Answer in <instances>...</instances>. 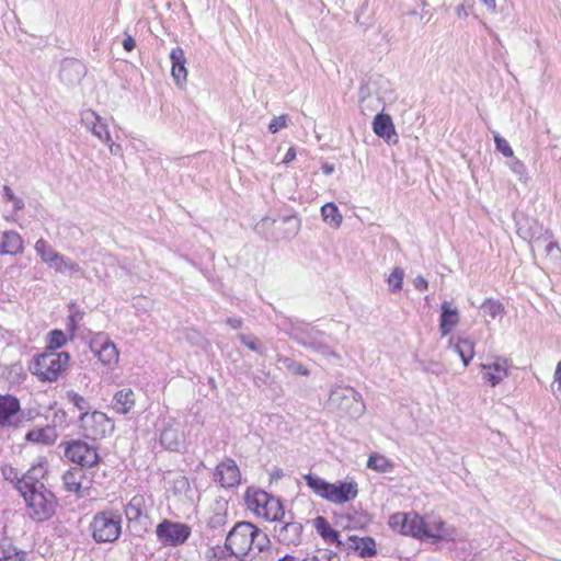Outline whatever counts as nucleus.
<instances>
[{"mask_svg": "<svg viewBox=\"0 0 561 561\" xmlns=\"http://www.w3.org/2000/svg\"><path fill=\"white\" fill-rule=\"evenodd\" d=\"M47 470L43 463L33 465L19 484V493L24 499L27 513L37 522L49 519L56 511L57 500L43 483Z\"/></svg>", "mask_w": 561, "mask_h": 561, "instance_id": "1", "label": "nucleus"}, {"mask_svg": "<svg viewBox=\"0 0 561 561\" xmlns=\"http://www.w3.org/2000/svg\"><path fill=\"white\" fill-rule=\"evenodd\" d=\"M270 545L267 535L249 522L237 523L226 537L225 548L250 560L252 547L263 551Z\"/></svg>", "mask_w": 561, "mask_h": 561, "instance_id": "2", "label": "nucleus"}, {"mask_svg": "<svg viewBox=\"0 0 561 561\" xmlns=\"http://www.w3.org/2000/svg\"><path fill=\"white\" fill-rule=\"evenodd\" d=\"M304 479L318 496L335 504L350 502L358 494V485L355 481L329 483L324 479L311 473L304 476Z\"/></svg>", "mask_w": 561, "mask_h": 561, "instance_id": "3", "label": "nucleus"}, {"mask_svg": "<svg viewBox=\"0 0 561 561\" xmlns=\"http://www.w3.org/2000/svg\"><path fill=\"white\" fill-rule=\"evenodd\" d=\"M70 355L67 352L45 351L34 357L30 370L42 381H56L67 369Z\"/></svg>", "mask_w": 561, "mask_h": 561, "instance_id": "4", "label": "nucleus"}, {"mask_svg": "<svg viewBox=\"0 0 561 561\" xmlns=\"http://www.w3.org/2000/svg\"><path fill=\"white\" fill-rule=\"evenodd\" d=\"M90 530L96 542H114L122 533V518L112 511L99 512L90 523Z\"/></svg>", "mask_w": 561, "mask_h": 561, "instance_id": "5", "label": "nucleus"}, {"mask_svg": "<svg viewBox=\"0 0 561 561\" xmlns=\"http://www.w3.org/2000/svg\"><path fill=\"white\" fill-rule=\"evenodd\" d=\"M329 404L331 408L336 409L352 419L359 417L365 411L362 396L354 388L348 386H339L332 389L329 397Z\"/></svg>", "mask_w": 561, "mask_h": 561, "instance_id": "6", "label": "nucleus"}, {"mask_svg": "<svg viewBox=\"0 0 561 561\" xmlns=\"http://www.w3.org/2000/svg\"><path fill=\"white\" fill-rule=\"evenodd\" d=\"M249 506L254 513L271 522H280L285 516V511L280 500L271 496L265 491H255L247 496Z\"/></svg>", "mask_w": 561, "mask_h": 561, "instance_id": "7", "label": "nucleus"}, {"mask_svg": "<svg viewBox=\"0 0 561 561\" xmlns=\"http://www.w3.org/2000/svg\"><path fill=\"white\" fill-rule=\"evenodd\" d=\"M80 428L83 435L90 439H100L111 434L114 430L113 421L103 412H83L80 415Z\"/></svg>", "mask_w": 561, "mask_h": 561, "instance_id": "8", "label": "nucleus"}, {"mask_svg": "<svg viewBox=\"0 0 561 561\" xmlns=\"http://www.w3.org/2000/svg\"><path fill=\"white\" fill-rule=\"evenodd\" d=\"M25 421L20 400L15 396L0 393V428H18Z\"/></svg>", "mask_w": 561, "mask_h": 561, "instance_id": "9", "label": "nucleus"}, {"mask_svg": "<svg viewBox=\"0 0 561 561\" xmlns=\"http://www.w3.org/2000/svg\"><path fill=\"white\" fill-rule=\"evenodd\" d=\"M157 538L165 547L183 545L191 535V528L186 524L174 523L164 519L157 526Z\"/></svg>", "mask_w": 561, "mask_h": 561, "instance_id": "10", "label": "nucleus"}, {"mask_svg": "<svg viewBox=\"0 0 561 561\" xmlns=\"http://www.w3.org/2000/svg\"><path fill=\"white\" fill-rule=\"evenodd\" d=\"M389 527L401 535L421 539L424 518L416 513H394L389 517Z\"/></svg>", "mask_w": 561, "mask_h": 561, "instance_id": "11", "label": "nucleus"}, {"mask_svg": "<svg viewBox=\"0 0 561 561\" xmlns=\"http://www.w3.org/2000/svg\"><path fill=\"white\" fill-rule=\"evenodd\" d=\"M423 518L424 526L422 527L421 540H431L433 542L454 540L456 529L440 517L426 515Z\"/></svg>", "mask_w": 561, "mask_h": 561, "instance_id": "12", "label": "nucleus"}, {"mask_svg": "<svg viewBox=\"0 0 561 561\" xmlns=\"http://www.w3.org/2000/svg\"><path fill=\"white\" fill-rule=\"evenodd\" d=\"M125 515L134 529L145 531L150 524L147 499L141 494L133 496L125 506Z\"/></svg>", "mask_w": 561, "mask_h": 561, "instance_id": "13", "label": "nucleus"}, {"mask_svg": "<svg viewBox=\"0 0 561 561\" xmlns=\"http://www.w3.org/2000/svg\"><path fill=\"white\" fill-rule=\"evenodd\" d=\"M65 455L72 462L80 465L79 468L82 469L91 468L99 462L96 449L82 440H73L68 444Z\"/></svg>", "mask_w": 561, "mask_h": 561, "instance_id": "14", "label": "nucleus"}, {"mask_svg": "<svg viewBox=\"0 0 561 561\" xmlns=\"http://www.w3.org/2000/svg\"><path fill=\"white\" fill-rule=\"evenodd\" d=\"M90 348L105 366L117 364L119 353L116 345L104 333L95 334L90 341Z\"/></svg>", "mask_w": 561, "mask_h": 561, "instance_id": "15", "label": "nucleus"}, {"mask_svg": "<svg viewBox=\"0 0 561 561\" xmlns=\"http://www.w3.org/2000/svg\"><path fill=\"white\" fill-rule=\"evenodd\" d=\"M482 377L492 387L501 383L508 376V360L501 356H495L492 362L480 365Z\"/></svg>", "mask_w": 561, "mask_h": 561, "instance_id": "16", "label": "nucleus"}, {"mask_svg": "<svg viewBox=\"0 0 561 561\" xmlns=\"http://www.w3.org/2000/svg\"><path fill=\"white\" fill-rule=\"evenodd\" d=\"M81 123L102 142L111 141V133L106 122L92 110L81 113Z\"/></svg>", "mask_w": 561, "mask_h": 561, "instance_id": "17", "label": "nucleus"}, {"mask_svg": "<svg viewBox=\"0 0 561 561\" xmlns=\"http://www.w3.org/2000/svg\"><path fill=\"white\" fill-rule=\"evenodd\" d=\"M215 481L219 482L224 488H232L240 483L241 473L236 461L226 459L221 461L214 473Z\"/></svg>", "mask_w": 561, "mask_h": 561, "instance_id": "18", "label": "nucleus"}, {"mask_svg": "<svg viewBox=\"0 0 561 561\" xmlns=\"http://www.w3.org/2000/svg\"><path fill=\"white\" fill-rule=\"evenodd\" d=\"M275 537L285 546H298L301 542L302 525L298 522H286L274 527Z\"/></svg>", "mask_w": 561, "mask_h": 561, "instance_id": "19", "label": "nucleus"}, {"mask_svg": "<svg viewBox=\"0 0 561 561\" xmlns=\"http://www.w3.org/2000/svg\"><path fill=\"white\" fill-rule=\"evenodd\" d=\"M299 342L305 347L310 348L311 351L322 355L323 357L340 358V356L328 345L323 333H321L320 331H311L307 333L306 336L300 337Z\"/></svg>", "mask_w": 561, "mask_h": 561, "instance_id": "20", "label": "nucleus"}, {"mask_svg": "<svg viewBox=\"0 0 561 561\" xmlns=\"http://www.w3.org/2000/svg\"><path fill=\"white\" fill-rule=\"evenodd\" d=\"M341 550L358 552L363 558L374 557L377 553L376 542L371 537L350 536Z\"/></svg>", "mask_w": 561, "mask_h": 561, "instance_id": "21", "label": "nucleus"}, {"mask_svg": "<svg viewBox=\"0 0 561 561\" xmlns=\"http://www.w3.org/2000/svg\"><path fill=\"white\" fill-rule=\"evenodd\" d=\"M170 59L172 61L171 76L175 81V84L180 88L186 82L187 69L185 67L186 58L184 50L181 47H175L170 53Z\"/></svg>", "mask_w": 561, "mask_h": 561, "instance_id": "22", "label": "nucleus"}, {"mask_svg": "<svg viewBox=\"0 0 561 561\" xmlns=\"http://www.w3.org/2000/svg\"><path fill=\"white\" fill-rule=\"evenodd\" d=\"M439 332L442 336L448 335L459 323L460 312L458 308L451 307L450 302L443 301L440 306Z\"/></svg>", "mask_w": 561, "mask_h": 561, "instance_id": "23", "label": "nucleus"}, {"mask_svg": "<svg viewBox=\"0 0 561 561\" xmlns=\"http://www.w3.org/2000/svg\"><path fill=\"white\" fill-rule=\"evenodd\" d=\"M448 350L459 355L465 367L474 356V343L469 339L451 336L448 341Z\"/></svg>", "mask_w": 561, "mask_h": 561, "instance_id": "24", "label": "nucleus"}, {"mask_svg": "<svg viewBox=\"0 0 561 561\" xmlns=\"http://www.w3.org/2000/svg\"><path fill=\"white\" fill-rule=\"evenodd\" d=\"M84 470L82 468L75 467L66 471L62 476L65 489L69 492L81 493L83 490H88L89 486L84 485Z\"/></svg>", "mask_w": 561, "mask_h": 561, "instance_id": "25", "label": "nucleus"}, {"mask_svg": "<svg viewBox=\"0 0 561 561\" xmlns=\"http://www.w3.org/2000/svg\"><path fill=\"white\" fill-rule=\"evenodd\" d=\"M313 526L327 543H334L339 549L342 548L344 541L340 540L339 531L333 529L323 516L316 517L313 519Z\"/></svg>", "mask_w": 561, "mask_h": 561, "instance_id": "26", "label": "nucleus"}, {"mask_svg": "<svg viewBox=\"0 0 561 561\" xmlns=\"http://www.w3.org/2000/svg\"><path fill=\"white\" fill-rule=\"evenodd\" d=\"M373 129L377 136L386 139L388 142L391 141L392 137H397L394 125L388 114H377L373 122Z\"/></svg>", "mask_w": 561, "mask_h": 561, "instance_id": "27", "label": "nucleus"}, {"mask_svg": "<svg viewBox=\"0 0 561 561\" xmlns=\"http://www.w3.org/2000/svg\"><path fill=\"white\" fill-rule=\"evenodd\" d=\"M135 393L130 388H124L114 394L113 409L119 414L129 413L135 407Z\"/></svg>", "mask_w": 561, "mask_h": 561, "instance_id": "28", "label": "nucleus"}, {"mask_svg": "<svg viewBox=\"0 0 561 561\" xmlns=\"http://www.w3.org/2000/svg\"><path fill=\"white\" fill-rule=\"evenodd\" d=\"M23 251V241L15 231H5L0 236V253L18 254Z\"/></svg>", "mask_w": 561, "mask_h": 561, "instance_id": "29", "label": "nucleus"}, {"mask_svg": "<svg viewBox=\"0 0 561 561\" xmlns=\"http://www.w3.org/2000/svg\"><path fill=\"white\" fill-rule=\"evenodd\" d=\"M48 267L54 270L56 273H69L70 276L76 274L83 275V270L80 267V265L61 253L57 254V256L53 262H50Z\"/></svg>", "mask_w": 561, "mask_h": 561, "instance_id": "30", "label": "nucleus"}, {"mask_svg": "<svg viewBox=\"0 0 561 561\" xmlns=\"http://www.w3.org/2000/svg\"><path fill=\"white\" fill-rule=\"evenodd\" d=\"M160 443L169 450H179L183 445V434L179 428L168 425L160 434Z\"/></svg>", "mask_w": 561, "mask_h": 561, "instance_id": "31", "label": "nucleus"}, {"mask_svg": "<svg viewBox=\"0 0 561 561\" xmlns=\"http://www.w3.org/2000/svg\"><path fill=\"white\" fill-rule=\"evenodd\" d=\"M482 316L486 324L492 320L502 319L505 313V308L502 302L494 299H485L480 306Z\"/></svg>", "mask_w": 561, "mask_h": 561, "instance_id": "32", "label": "nucleus"}, {"mask_svg": "<svg viewBox=\"0 0 561 561\" xmlns=\"http://www.w3.org/2000/svg\"><path fill=\"white\" fill-rule=\"evenodd\" d=\"M207 561H251L247 558L225 548L224 546L213 547L208 554Z\"/></svg>", "mask_w": 561, "mask_h": 561, "instance_id": "33", "label": "nucleus"}, {"mask_svg": "<svg viewBox=\"0 0 561 561\" xmlns=\"http://www.w3.org/2000/svg\"><path fill=\"white\" fill-rule=\"evenodd\" d=\"M321 216L325 224L333 229H339L342 225L343 216L334 203H327L321 207Z\"/></svg>", "mask_w": 561, "mask_h": 561, "instance_id": "34", "label": "nucleus"}, {"mask_svg": "<svg viewBox=\"0 0 561 561\" xmlns=\"http://www.w3.org/2000/svg\"><path fill=\"white\" fill-rule=\"evenodd\" d=\"M0 561H30L25 551L18 550L13 545L0 541Z\"/></svg>", "mask_w": 561, "mask_h": 561, "instance_id": "35", "label": "nucleus"}, {"mask_svg": "<svg viewBox=\"0 0 561 561\" xmlns=\"http://www.w3.org/2000/svg\"><path fill=\"white\" fill-rule=\"evenodd\" d=\"M367 467L379 473H388L393 470L394 465L386 456L374 453L367 460Z\"/></svg>", "mask_w": 561, "mask_h": 561, "instance_id": "36", "label": "nucleus"}, {"mask_svg": "<svg viewBox=\"0 0 561 561\" xmlns=\"http://www.w3.org/2000/svg\"><path fill=\"white\" fill-rule=\"evenodd\" d=\"M35 251L41 260L48 266L55 260L57 252L46 240L39 239L35 243Z\"/></svg>", "mask_w": 561, "mask_h": 561, "instance_id": "37", "label": "nucleus"}, {"mask_svg": "<svg viewBox=\"0 0 561 561\" xmlns=\"http://www.w3.org/2000/svg\"><path fill=\"white\" fill-rule=\"evenodd\" d=\"M238 339L250 351L257 353L260 355L265 354V346L259 337L252 334L239 333Z\"/></svg>", "mask_w": 561, "mask_h": 561, "instance_id": "38", "label": "nucleus"}, {"mask_svg": "<svg viewBox=\"0 0 561 561\" xmlns=\"http://www.w3.org/2000/svg\"><path fill=\"white\" fill-rule=\"evenodd\" d=\"M1 474L4 480L14 483L15 489L19 491V484L26 477L27 471L20 473L14 467L5 465L1 468Z\"/></svg>", "mask_w": 561, "mask_h": 561, "instance_id": "39", "label": "nucleus"}, {"mask_svg": "<svg viewBox=\"0 0 561 561\" xmlns=\"http://www.w3.org/2000/svg\"><path fill=\"white\" fill-rule=\"evenodd\" d=\"M364 88L360 89V101L359 106L363 112V114L368 115L369 113H373L377 111L380 106V100L377 96H364Z\"/></svg>", "mask_w": 561, "mask_h": 561, "instance_id": "40", "label": "nucleus"}, {"mask_svg": "<svg viewBox=\"0 0 561 561\" xmlns=\"http://www.w3.org/2000/svg\"><path fill=\"white\" fill-rule=\"evenodd\" d=\"M67 343V335L61 330H53L48 334V345L46 351H56Z\"/></svg>", "mask_w": 561, "mask_h": 561, "instance_id": "41", "label": "nucleus"}, {"mask_svg": "<svg viewBox=\"0 0 561 561\" xmlns=\"http://www.w3.org/2000/svg\"><path fill=\"white\" fill-rule=\"evenodd\" d=\"M67 400L73 404V407L78 410L83 412H89L91 409L90 402L82 397L81 394L77 393L76 391H68L67 392Z\"/></svg>", "mask_w": 561, "mask_h": 561, "instance_id": "42", "label": "nucleus"}, {"mask_svg": "<svg viewBox=\"0 0 561 561\" xmlns=\"http://www.w3.org/2000/svg\"><path fill=\"white\" fill-rule=\"evenodd\" d=\"M404 278V271L396 267L388 277L389 289L391 293L401 290Z\"/></svg>", "mask_w": 561, "mask_h": 561, "instance_id": "43", "label": "nucleus"}, {"mask_svg": "<svg viewBox=\"0 0 561 561\" xmlns=\"http://www.w3.org/2000/svg\"><path fill=\"white\" fill-rule=\"evenodd\" d=\"M278 360L282 362L288 370H290L291 373H294L296 375H301V376L309 375V370L300 363H296L287 357L278 358Z\"/></svg>", "mask_w": 561, "mask_h": 561, "instance_id": "44", "label": "nucleus"}, {"mask_svg": "<svg viewBox=\"0 0 561 561\" xmlns=\"http://www.w3.org/2000/svg\"><path fill=\"white\" fill-rule=\"evenodd\" d=\"M305 561H341L339 554L330 549H321L317 551L310 559H306Z\"/></svg>", "mask_w": 561, "mask_h": 561, "instance_id": "45", "label": "nucleus"}, {"mask_svg": "<svg viewBox=\"0 0 561 561\" xmlns=\"http://www.w3.org/2000/svg\"><path fill=\"white\" fill-rule=\"evenodd\" d=\"M494 142L496 150H499L504 157L506 158H513L514 151L512 147L510 146L508 141L504 138H502L499 134L494 135Z\"/></svg>", "mask_w": 561, "mask_h": 561, "instance_id": "46", "label": "nucleus"}, {"mask_svg": "<svg viewBox=\"0 0 561 561\" xmlns=\"http://www.w3.org/2000/svg\"><path fill=\"white\" fill-rule=\"evenodd\" d=\"M288 123H289V116L287 114L276 116L271 121V123L268 125V130L272 134H276L280 129L286 128L288 126Z\"/></svg>", "mask_w": 561, "mask_h": 561, "instance_id": "47", "label": "nucleus"}, {"mask_svg": "<svg viewBox=\"0 0 561 561\" xmlns=\"http://www.w3.org/2000/svg\"><path fill=\"white\" fill-rule=\"evenodd\" d=\"M510 169L515 173L517 174L520 179H523L525 175H526V167L525 164L518 160V159H514L511 163H510Z\"/></svg>", "mask_w": 561, "mask_h": 561, "instance_id": "48", "label": "nucleus"}, {"mask_svg": "<svg viewBox=\"0 0 561 561\" xmlns=\"http://www.w3.org/2000/svg\"><path fill=\"white\" fill-rule=\"evenodd\" d=\"M414 287L417 290H425L428 287V282L423 276H417L413 280Z\"/></svg>", "mask_w": 561, "mask_h": 561, "instance_id": "49", "label": "nucleus"}, {"mask_svg": "<svg viewBox=\"0 0 561 561\" xmlns=\"http://www.w3.org/2000/svg\"><path fill=\"white\" fill-rule=\"evenodd\" d=\"M151 301L149 299H147L146 297H139L137 299V302L135 304V306L139 309L141 307V309L144 311H147L148 309L151 308Z\"/></svg>", "mask_w": 561, "mask_h": 561, "instance_id": "50", "label": "nucleus"}, {"mask_svg": "<svg viewBox=\"0 0 561 561\" xmlns=\"http://www.w3.org/2000/svg\"><path fill=\"white\" fill-rule=\"evenodd\" d=\"M546 251L548 254L553 255L554 253L561 254V249L554 242H550L546 247Z\"/></svg>", "mask_w": 561, "mask_h": 561, "instance_id": "51", "label": "nucleus"}, {"mask_svg": "<svg viewBox=\"0 0 561 561\" xmlns=\"http://www.w3.org/2000/svg\"><path fill=\"white\" fill-rule=\"evenodd\" d=\"M295 158H296V149L294 147H290L285 154L283 163L287 164V163L291 162L293 160H295Z\"/></svg>", "mask_w": 561, "mask_h": 561, "instance_id": "52", "label": "nucleus"}, {"mask_svg": "<svg viewBox=\"0 0 561 561\" xmlns=\"http://www.w3.org/2000/svg\"><path fill=\"white\" fill-rule=\"evenodd\" d=\"M135 41L133 37L128 36L126 37L124 41H123V47L127 50V51H130L135 48Z\"/></svg>", "mask_w": 561, "mask_h": 561, "instance_id": "53", "label": "nucleus"}, {"mask_svg": "<svg viewBox=\"0 0 561 561\" xmlns=\"http://www.w3.org/2000/svg\"><path fill=\"white\" fill-rule=\"evenodd\" d=\"M226 322L232 329H238V328H240L242 325V319L241 318H228Z\"/></svg>", "mask_w": 561, "mask_h": 561, "instance_id": "54", "label": "nucleus"}, {"mask_svg": "<svg viewBox=\"0 0 561 561\" xmlns=\"http://www.w3.org/2000/svg\"><path fill=\"white\" fill-rule=\"evenodd\" d=\"M105 145L108 146V150L112 154H118L119 151L122 150L121 146L119 145H116L113 142V140L111 139L110 142H104Z\"/></svg>", "mask_w": 561, "mask_h": 561, "instance_id": "55", "label": "nucleus"}, {"mask_svg": "<svg viewBox=\"0 0 561 561\" xmlns=\"http://www.w3.org/2000/svg\"><path fill=\"white\" fill-rule=\"evenodd\" d=\"M4 196L10 201L13 202L15 199V195L13 191L9 186L3 187Z\"/></svg>", "mask_w": 561, "mask_h": 561, "instance_id": "56", "label": "nucleus"}, {"mask_svg": "<svg viewBox=\"0 0 561 561\" xmlns=\"http://www.w3.org/2000/svg\"><path fill=\"white\" fill-rule=\"evenodd\" d=\"M41 432H35V431H32V432H28L27 435H26V438L28 440H34V442H38L39 440V436H41Z\"/></svg>", "mask_w": 561, "mask_h": 561, "instance_id": "57", "label": "nucleus"}, {"mask_svg": "<svg viewBox=\"0 0 561 561\" xmlns=\"http://www.w3.org/2000/svg\"><path fill=\"white\" fill-rule=\"evenodd\" d=\"M484 5L488 8V10L494 12L496 9V1L495 0H481Z\"/></svg>", "mask_w": 561, "mask_h": 561, "instance_id": "58", "label": "nucleus"}, {"mask_svg": "<svg viewBox=\"0 0 561 561\" xmlns=\"http://www.w3.org/2000/svg\"><path fill=\"white\" fill-rule=\"evenodd\" d=\"M12 203L14 210H21L24 207L23 201L19 197H15V199Z\"/></svg>", "mask_w": 561, "mask_h": 561, "instance_id": "59", "label": "nucleus"}, {"mask_svg": "<svg viewBox=\"0 0 561 561\" xmlns=\"http://www.w3.org/2000/svg\"><path fill=\"white\" fill-rule=\"evenodd\" d=\"M322 171H323L324 174L329 175V174L334 172V165L333 164H329V163H324L322 165Z\"/></svg>", "mask_w": 561, "mask_h": 561, "instance_id": "60", "label": "nucleus"}, {"mask_svg": "<svg viewBox=\"0 0 561 561\" xmlns=\"http://www.w3.org/2000/svg\"><path fill=\"white\" fill-rule=\"evenodd\" d=\"M275 221L274 220H270L267 218H264L262 219L257 225H256V229L260 230L261 228L267 226L268 224H274Z\"/></svg>", "mask_w": 561, "mask_h": 561, "instance_id": "61", "label": "nucleus"}, {"mask_svg": "<svg viewBox=\"0 0 561 561\" xmlns=\"http://www.w3.org/2000/svg\"><path fill=\"white\" fill-rule=\"evenodd\" d=\"M284 222H287V224H290V222H295V227L293 229V232L296 233V231L298 230V221L295 219V218H291V217H286L284 219Z\"/></svg>", "mask_w": 561, "mask_h": 561, "instance_id": "62", "label": "nucleus"}, {"mask_svg": "<svg viewBox=\"0 0 561 561\" xmlns=\"http://www.w3.org/2000/svg\"><path fill=\"white\" fill-rule=\"evenodd\" d=\"M554 379H556V381H561V362H559L557 365V369L554 373Z\"/></svg>", "mask_w": 561, "mask_h": 561, "instance_id": "63", "label": "nucleus"}, {"mask_svg": "<svg viewBox=\"0 0 561 561\" xmlns=\"http://www.w3.org/2000/svg\"><path fill=\"white\" fill-rule=\"evenodd\" d=\"M278 561H298L294 556L286 554L283 558H280Z\"/></svg>", "mask_w": 561, "mask_h": 561, "instance_id": "64", "label": "nucleus"}]
</instances>
